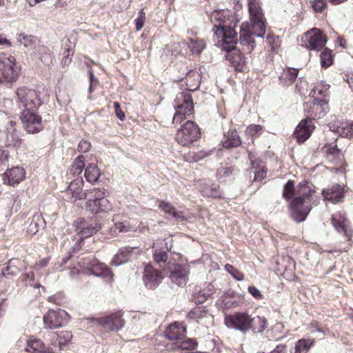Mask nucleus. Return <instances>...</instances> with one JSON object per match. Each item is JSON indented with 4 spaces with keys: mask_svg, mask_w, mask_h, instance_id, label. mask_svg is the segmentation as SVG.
I'll use <instances>...</instances> for the list:
<instances>
[{
    "mask_svg": "<svg viewBox=\"0 0 353 353\" xmlns=\"http://www.w3.org/2000/svg\"><path fill=\"white\" fill-rule=\"evenodd\" d=\"M295 183L293 180H288L283 190V198L290 202V216L297 223L305 220L312 210L313 196L316 191L309 186L307 181L301 182L299 185V195L295 194Z\"/></svg>",
    "mask_w": 353,
    "mask_h": 353,
    "instance_id": "1",
    "label": "nucleus"
},
{
    "mask_svg": "<svg viewBox=\"0 0 353 353\" xmlns=\"http://www.w3.org/2000/svg\"><path fill=\"white\" fill-rule=\"evenodd\" d=\"M250 23L245 21L241 26L239 42L243 50L250 53L256 46L254 37H263L266 32L267 20L259 0H248Z\"/></svg>",
    "mask_w": 353,
    "mask_h": 353,
    "instance_id": "2",
    "label": "nucleus"
},
{
    "mask_svg": "<svg viewBox=\"0 0 353 353\" xmlns=\"http://www.w3.org/2000/svg\"><path fill=\"white\" fill-rule=\"evenodd\" d=\"M210 20L214 23V34L221 38V46L228 49L232 48L237 36L231 26L234 21V17L228 10H214L211 14Z\"/></svg>",
    "mask_w": 353,
    "mask_h": 353,
    "instance_id": "3",
    "label": "nucleus"
},
{
    "mask_svg": "<svg viewBox=\"0 0 353 353\" xmlns=\"http://www.w3.org/2000/svg\"><path fill=\"white\" fill-rule=\"evenodd\" d=\"M175 113L172 118V123L179 125L185 119L192 117L194 114V106L191 94L188 91L179 92L174 101Z\"/></svg>",
    "mask_w": 353,
    "mask_h": 353,
    "instance_id": "4",
    "label": "nucleus"
},
{
    "mask_svg": "<svg viewBox=\"0 0 353 353\" xmlns=\"http://www.w3.org/2000/svg\"><path fill=\"white\" fill-rule=\"evenodd\" d=\"M15 94L17 102L21 112L25 110L37 111L42 104L39 92L27 86L18 88Z\"/></svg>",
    "mask_w": 353,
    "mask_h": 353,
    "instance_id": "5",
    "label": "nucleus"
},
{
    "mask_svg": "<svg viewBox=\"0 0 353 353\" xmlns=\"http://www.w3.org/2000/svg\"><path fill=\"white\" fill-rule=\"evenodd\" d=\"M200 128L192 121L188 120L176 131L174 137L178 144L183 147L190 148L201 138Z\"/></svg>",
    "mask_w": 353,
    "mask_h": 353,
    "instance_id": "6",
    "label": "nucleus"
},
{
    "mask_svg": "<svg viewBox=\"0 0 353 353\" xmlns=\"http://www.w3.org/2000/svg\"><path fill=\"white\" fill-rule=\"evenodd\" d=\"M327 37L321 30L314 28L305 32L301 39V45L309 50L320 51L323 49Z\"/></svg>",
    "mask_w": 353,
    "mask_h": 353,
    "instance_id": "7",
    "label": "nucleus"
},
{
    "mask_svg": "<svg viewBox=\"0 0 353 353\" xmlns=\"http://www.w3.org/2000/svg\"><path fill=\"white\" fill-rule=\"evenodd\" d=\"M18 77L14 57L0 53V82L12 83Z\"/></svg>",
    "mask_w": 353,
    "mask_h": 353,
    "instance_id": "8",
    "label": "nucleus"
},
{
    "mask_svg": "<svg viewBox=\"0 0 353 353\" xmlns=\"http://www.w3.org/2000/svg\"><path fill=\"white\" fill-rule=\"evenodd\" d=\"M123 315L122 311H117L105 316L90 318L89 319L94 324L101 325L105 330L114 332L118 331L124 327L125 321Z\"/></svg>",
    "mask_w": 353,
    "mask_h": 353,
    "instance_id": "9",
    "label": "nucleus"
},
{
    "mask_svg": "<svg viewBox=\"0 0 353 353\" xmlns=\"http://www.w3.org/2000/svg\"><path fill=\"white\" fill-rule=\"evenodd\" d=\"M331 222L336 230L339 233H343L346 237L347 245L343 249H340L339 251L347 252L352 247L353 241V230L350 225V222L347 219L341 212H336L332 214Z\"/></svg>",
    "mask_w": 353,
    "mask_h": 353,
    "instance_id": "10",
    "label": "nucleus"
},
{
    "mask_svg": "<svg viewBox=\"0 0 353 353\" xmlns=\"http://www.w3.org/2000/svg\"><path fill=\"white\" fill-rule=\"evenodd\" d=\"M75 226L77 234L80 235L81 240L73 248V252L82 249L81 246L84 244L83 239L92 236L101 229V223L97 221H87L82 218H79L75 221Z\"/></svg>",
    "mask_w": 353,
    "mask_h": 353,
    "instance_id": "11",
    "label": "nucleus"
},
{
    "mask_svg": "<svg viewBox=\"0 0 353 353\" xmlns=\"http://www.w3.org/2000/svg\"><path fill=\"white\" fill-rule=\"evenodd\" d=\"M82 264V267L89 269L91 272L98 276L108 279L109 281H113L114 274L111 269L105 263L99 262L96 258H81L79 261Z\"/></svg>",
    "mask_w": 353,
    "mask_h": 353,
    "instance_id": "12",
    "label": "nucleus"
},
{
    "mask_svg": "<svg viewBox=\"0 0 353 353\" xmlns=\"http://www.w3.org/2000/svg\"><path fill=\"white\" fill-rule=\"evenodd\" d=\"M305 118L312 121L323 117L329 110L328 101L312 99L303 105Z\"/></svg>",
    "mask_w": 353,
    "mask_h": 353,
    "instance_id": "13",
    "label": "nucleus"
},
{
    "mask_svg": "<svg viewBox=\"0 0 353 353\" xmlns=\"http://www.w3.org/2000/svg\"><path fill=\"white\" fill-rule=\"evenodd\" d=\"M69 317V314L65 310H49L43 316L44 327L50 330L61 327L68 323Z\"/></svg>",
    "mask_w": 353,
    "mask_h": 353,
    "instance_id": "14",
    "label": "nucleus"
},
{
    "mask_svg": "<svg viewBox=\"0 0 353 353\" xmlns=\"http://www.w3.org/2000/svg\"><path fill=\"white\" fill-rule=\"evenodd\" d=\"M37 111L25 110L21 112L20 119L23 128L29 134H35L43 130L42 118Z\"/></svg>",
    "mask_w": 353,
    "mask_h": 353,
    "instance_id": "15",
    "label": "nucleus"
},
{
    "mask_svg": "<svg viewBox=\"0 0 353 353\" xmlns=\"http://www.w3.org/2000/svg\"><path fill=\"white\" fill-rule=\"evenodd\" d=\"M250 315L246 312H235L227 315L224 323L228 328L239 330L243 333L249 331V321Z\"/></svg>",
    "mask_w": 353,
    "mask_h": 353,
    "instance_id": "16",
    "label": "nucleus"
},
{
    "mask_svg": "<svg viewBox=\"0 0 353 353\" xmlns=\"http://www.w3.org/2000/svg\"><path fill=\"white\" fill-rule=\"evenodd\" d=\"M237 43V36L234 41V46L230 48H222L227 52L225 54L226 59H228L234 67V70L239 72H244L246 69V62L243 54L238 49L236 48Z\"/></svg>",
    "mask_w": 353,
    "mask_h": 353,
    "instance_id": "17",
    "label": "nucleus"
},
{
    "mask_svg": "<svg viewBox=\"0 0 353 353\" xmlns=\"http://www.w3.org/2000/svg\"><path fill=\"white\" fill-rule=\"evenodd\" d=\"M314 129L315 125L313 121L305 118L301 120L296 127L293 137L299 143H303L310 137Z\"/></svg>",
    "mask_w": 353,
    "mask_h": 353,
    "instance_id": "18",
    "label": "nucleus"
},
{
    "mask_svg": "<svg viewBox=\"0 0 353 353\" xmlns=\"http://www.w3.org/2000/svg\"><path fill=\"white\" fill-rule=\"evenodd\" d=\"M348 188L339 183L334 184L322 190L321 194L323 199L333 203H338L343 201L345 194Z\"/></svg>",
    "mask_w": 353,
    "mask_h": 353,
    "instance_id": "19",
    "label": "nucleus"
},
{
    "mask_svg": "<svg viewBox=\"0 0 353 353\" xmlns=\"http://www.w3.org/2000/svg\"><path fill=\"white\" fill-rule=\"evenodd\" d=\"M163 276L160 270L154 268L151 263L145 265L143 271V281L148 289L156 288L162 281Z\"/></svg>",
    "mask_w": 353,
    "mask_h": 353,
    "instance_id": "20",
    "label": "nucleus"
},
{
    "mask_svg": "<svg viewBox=\"0 0 353 353\" xmlns=\"http://www.w3.org/2000/svg\"><path fill=\"white\" fill-rule=\"evenodd\" d=\"M167 269L170 272V278L173 283L179 286L185 285L188 279V272L185 267L172 263H167Z\"/></svg>",
    "mask_w": 353,
    "mask_h": 353,
    "instance_id": "21",
    "label": "nucleus"
},
{
    "mask_svg": "<svg viewBox=\"0 0 353 353\" xmlns=\"http://www.w3.org/2000/svg\"><path fill=\"white\" fill-rule=\"evenodd\" d=\"M186 332L185 325L181 323L175 321L166 327L164 332V336L170 341H180L185 337Z\"/></svg>",
    "mask_w": 353,
    "mask_h": 353,
    "instance_id": "22",
    "label": "nucleus"
},
{
    "mask_svg": "<svg viewBox=\"0 0 353 353\" xmlns=\"http://www.w3.org/2000/svg\"><path fill=\"white\" fill-rule=\"evenodd\" d=\"M26 170L19 166L8 169L3 174V179L6 184L15 185L25 179Z\"/></svg>",
    "mask_w": 353,
    "mask_h": 353,
    "instance_id": "23",
    "label": "nucleus"
},
{
    "mask_svg": "<svg viewBox=\"0 0 353 353\" xmlns=\"http://www.w3.org/2000/svg\"><path fill=\"white\" fill-rule=\"evenodd\" d=\"M90 198L86 201L85 210L92 214H99V201L101 196H103L106 194V190L94 188L88 192Z\"/></svg>",
    "mask_w": 353,
    "mask_h": 353,
    "instance_id": "24",
    "label": "nucleus"
},
{
    "mask_svg": "<svg viewBox=\"0 0 353 353\" xmlns=\"http://www.w3.org/2000/svg\"><path fill=\"white\" fill-rule=\"evenodd\" d=\"M83 186V181L82 179H74L69 185L66 193L71 194V201L75 202L77 200L85 199L87 193L82 190Z\"/></svg>",
    "mask_w": 353,
    "mask_h": 353,
    "instance_id": "25",
    "label": "nucleus"
},
{
    "mask_svg": "<svg viewBox=\"0 0 353 353\" xmlns=\"http://www.w3.org/2000/svg\"><path fill=\"white\" fill-rule=\"evenodd\" d=\"M248 158L250 161L251 168L254 173V181H261L264 179L268 172L266 167L262 164L259 159L256 158L250 151H248Z\"/></svg>",
    "mask_w": 353,
    "mask_h": 353,
    "instance_id": "26",
    "label": "nucleus"
},
{
    "mask_svg": "<svg viewBox=\"0 0 353 353\" xmlns=\"http://www.w3.org/2000/svg\"><path fill=\"white\" fill-rule=\"evenodd\" d=\"M330 88V85L326 83L325 81H318L314 84V86L311 90L310 95L311 96L312 99H325L326 101H329Z\"/></svg>",
    "mask_w": 353,
    "mask_h": 353,
    "instance_id": "27",
    "label": "nucleus"
},
{
    "mask_svg": "<svg viewBox=\"0 0 353 353\" xmlns=\"http://www.w3.org/2000/svg\"><path fill=\"white\" fill-rule=\"evenodd\" d=\"M225 148H237L241 145V139L236 129H230L223 135L221 141Z\"/></svg>",
    "mask_w": 353,
    "mask_h": 353,
    "instance_id": "28",
    "label": "nucleus"
},
{
    "mask_svg": "<svg viewBox=\"0 0 353 353\" xmlns=\"http://www.w3.org/2000/svg\"><path fill=\"white\" fill-rule=\"evenodd\" d=\"M138 250V248H132L130 246L121 248L113 257L111 265H119L128 262L134 250Z\"/></svg>",
    "mask_w": 353,
    "mask_h": 353,
    "instance_id": "29",
    "label": "nucleus"
},
{
    "mask_svg": "<svg viewBox=\"0 0 353 353\" xmlns=\"http://www.w3.org/2000/svg\"><path fill=\"white\" fill-rule=\"evenodd\" d=\"M299 72L297 68L286 67L279 77V83L285 87L291 85L296 79Z\"/></svg>",
    "mask_w": 353,
    "mask_h": 353,
    "instance_id": "30",
    "label": "nucleus"
},
{
    "mask_svg": "<svg viewBox=\"0 0 353 353\" xmlns=\"http://www.w3.org/2000/svg\"><path fill=\"white\" fill-rule=\"evenodd\" d=\"M322 152L330 161H335L343 157L342 150L339 148L336 140L325 143L322 148Z\"/></svg>",
    "mask_w": 353,
    "mask_h": 353,
    "instance_id": "31",
    "label": "nucleus"
},
{
    "mask_svg": "<svg viewBox=\"0 0 353 353\" xmlns=\"http://www.w3.org/2000/svg\"><path fill=\"white\" fill-rule=\"evenodd\" d=\"M200 192L203 196L212 197L214 199H221L222 192L219 185L215 183H204L201 185Z\"/></svg>",
    "mask_w": 353,
    "mask_h": 353,
    "instance_id": "32",
    "label": "nucleus"
},
{
    "mask_svg": "<svg viewBox=\"0 0 353 353\" xmlns=\"http://www.w3.org/2000/svg\"><path fill=\"white\" fill-rule=\"evenodd\" d=\"M268 321L265 318L260 316L252 317L249 321V330L254 333H262L268 327Z\"/></svg>",
    "mask_w": 353,
    "mask_h": 353,
    "instance_id": "33",
    "label": "nucleus"
},
{
    "mask_svg": "<svg viewBox=\"0 0 353 353\" xmlns=\"http://www.w3.org/2000/svg\"><path fill=\"white\" fill-rule=\"evenodd\" d=\"M187 91H194L197 90L201 84L200 74L197 71L190 70L186 76Z\"/></svg>",
    "mask_w": 353,
    "mask_h": 353,
    "instance_id": "34",
    "label": "nucleus"
},
{
    "mask_svg": "<svg viewBox=\"0 0 353 353\" xmlns=\"http://www.w3.org/2000/svg\"><path fill=\"white\" fill-rule=\"evenodd\" d=\"M57 339L56 341L53 343L54 346H58L59 350H63L65 349L68 343L71 341L72 338V334L71 332L62 330L61 332H57Z\"/></svg>",
    "mask_w": 353,
    "mask_h": 353,
    "instance_id": "35",
    "label": "nucleus"
},
{
    "mask_svg": "<svg viewBox=\"0 0 353 353\" xmlns=\"http://www.w3.org/2000/svg\"><path fill=\"white\" fill-rule=\"evenodd\" d=\"M336 132L343 137L353 139V121H343L337 126Z\"/></svg>",
    "mask_w": 353,
    "mask_h": 353,
    "instance_id": "36",
    "label": "nucleus"
},
{
    "mask_svg": "<svg viewBox=\"0 0 353 353\" xmlns=\"http://www.w3.org/2000/svg\"><path fill=\"white\" fill-rule=\"evenodd\" d=\"M84 176L88 182L93 184L98 181L101 172L97 165L89 163L85 168Z\"/></svg>",
    "mask_w": 353,
    "mask_h": 353,
    "instance_id": "37",
    "label": "nucleus"
},
{
    "mask_svg": "<svg viewBox=\"0 0 353 353\" xmlns=\"http://www.w3.org/2000/svg\"><path fill=\"white\" fill-rule=\"evenodd\" d=\"M26 350L32 353H45L46 347L41 340L31 337L28 341Z\"/></svg>",
    "mask_w": 353,
    "mask_h": 353,
    "instance_id": "38",
    "label": "nucleus"
},
{
    "mask_svg": "<svg viewBox=\"0 0 353 353\" xmlns=\"http://www.w3.org/2000/svg\"><path fill=\"white\" fill-rule=\"evenodd\" d=\"M85 158L83 155L77 156L71 164L69 172L73 176H79L85 168Z\"/></svg>",
    "mask_w": 353,
    "mask_h": 353,
    "instance_id": "39",
    "label": "nucleus"
},
{
    "mask_svg": "<svg viewBox=\"0 0 353 353\" xmlns=\"http://www.w3.org/2000/svg\"><path fill=\"white\" fill-rule=\"evenodd\" d=\"M157 203H158V208L165 214L173 218H181L180 212H177L176 208L170 203L161 199H157Z\"/></svg>",
    "mask_w": 353,
    "mask_h": 353,
    "instance_id": "40",
    "label": "nucleus"
},
{
    "mask_svg": "<svg viewBox=\"0 0 353 353\" xmlns=\"http://www.w3.org/2000/svg\"><path fill=\"white\" fill-rule=\"evenodd\" d=\"M314 339H301L298 340L294 345V353H307L313 346Z\"/></svg>",
    "mask_w": 353,
    "mask_h": 353,
    "instance_id": "41",
    "label": "nucleus"
},
{
    "mask_svg": "<svg viewBox=\"0 0 353 353\" xmlns=\"http://www.w3.org/2000/svg\"><path fill=\"white\" fill-rule=\"evenodd\" d=\"M328 0H312L310 8L314 13L326 14L329 8Z\"/></svg>",
    "mask_w": 353,
    "mask_h": 353,
    "instance_id": "42",
    "label": "nucleus"
},
{
    "mask_svg": "<svg viewBox=\"0 0 353 353\" xmlns=\"http://www.w3.org/2000/svg\"><path fill=\"white\" fill-rule=\"evenodd\" d=\"M205 41L202 39H190L188 42V47L193 54H200L205 48Z\"/></svg>",
    "mask_w": 353,
    "mask_h": 353,
    "instance_id": "43",
    "label": "nucleus"
},
{
    "mask_svg": "<svg viewBox=\"0 0 353 353\" xmlns=\"http://www.w3.org/2000/svg\"><path fill=\"white\" fill-rule=\"evenodd\" d=\"M321 64L324 68L330 67L333 63V54L331 50L325 48L321 53Z\"/></svg>",
    "mask_w": 353,
    "mask_h": 353,
    "instance_id": "44",
    "label": "nucleus"
},
{
    "mask_svg": "<svg viewBox=\"0 0 353 353\" xmlns=\"http://www.w3.org/2000/svg\"><path fill=\"white\" fill-rule=\"evenodd\" d=\"M17 39L20 44L26 48L32 47L37 41L35 36L26 34L25 33L19 34Z\"/></svg>",
    "mask_w": 353,
    "mask_h": 353,
    "instance_id": "45",
    "label": "nucleus"
},
{
    "mask_svg": "<svg viewBox=\"0 0 353 353\" xmlns=\"http://www.w3.org/2000/svg\"><path fill=\"white\" fill-rule=\"evenodd\" d=\"M263 127L261 125L250 124L246 128L245 133L251 137L252 141L259 138L262 133Z\"/></svg>",
    "mask_w": 353,
    "mask_h": 353,
    "instance_id": "46",
    "label": "nucleus"
},
{
    "mask_svg": "<svg viewBox=\"0 0 353 353\" xmlns=\"http://www.w3.org/2000/svg\"><path fill=\"white\" fill-rule=\"evenodd\" d=\"M224 269L236 281H241L245 278L244 274L241 271L229 263L225 265Z\"/></svg>",
    "mask_w": 353,
    "mask_h": 353,
    "instance_id": "47",
    "label": "nucleus"
},
{
    "mask_svg": "<svg viewBox=\"0 0 353 353\" xmlns=\"http://www.w3.org/2000/svg\"><path fill=\"white\" fill-rule=\"evenodd\" d=\"M21 144V139L19 138L16 132H10L7 134V141H6V146L7 147H19Z\"/></svg>",
    "mask_w": 353,
    "mask_h": 353,
    "instance_id": "48",
    "label": "nucleus"
},
{
    "mask_svg": "<svg viewBox=\"0 0 353 353\" xmlns=\"http://www.w3.org/2000/svg\"><path fill=\"white\" fill-rule=\"evenodd\" d=\"M1 277H9L17 275V274L19 272V269L17 266L12 265V261H10L8 262V265L6 268H1Z\"/></svg>",
    "mask_w": 353,
    "mask_h": 353,
    "instance_id": "49",
    "label": "nucleus"
},
{
    "mask_svg": "<svg viewBox=\"0 0 353 353\" xmlns=\"http://www.w3.org/2000/svg\"><path fill=\"white\" fill-rule=\"evenodd\" d=\"M198 345V342L195 339L188 338L186 339H183L179 345V348L181 350H193Z\"/></svg>",
    "mask_w": 353,
    "mask_h": 353,
    "instance_id": "50",
    "label": "nucleus"
},
{
    "mask_svg": "<svg viewBox=\"0 0 353 353\" xmlns=\"http://www.w3.org/2000/svg\"><path fill=\"white\" fill-rule=\"evenodd\" d=\"M152 257L158 264L165 263L168 261V253L162 249H157L154 251Z\"/></svg>",
    "mask_w": 353,
    "mask_h": 353,
    "instance_id": "51",
    "label": "nucleus"
},
{
    "mask_svg": "<svg viewBox=\"0 0 353 353\" xmlns=\"http://www.w3.org/2000/svg\"><path fill=\"white\" fill-rule=\"evenodd\" d=\"M99 205V213L108 212L112 210V205L111 202L105 198V195L101 196Z\"/></svg>",
    "mask_w": 353,
    "mask_h": 353,
    "instance_id": "52",
    "label": "nucleus"
},
{
    "mask_svg": "<svg viewBox=\"0 0 353 353\" xmlns=\"http://www.w3.org/2000/svg\"><path fill=\"white\" fill-rule=\"evenodd\" d=\"M266 41L271 50L273 52H275L280 46L279 37L273 34H268L266 37Z\"/></svg>",
    "mask_w": 353,
    "mask_h": 353,
    "instance_id": "53",
    "label": "nucleus"
},
{
    "mask_svg": "<svg viewBox=\"0 0 353 353\" xmlns=\"http://www.w3.org/2000/svg\"><path fill=\"white\" fill-rule=\"evenodd\" d=\"M48 301L57 305H63L65 303V299L63 294L59 292L48 298Z\"/></svg>",
    "mask_w": 353,
    "mask_h": 353,
    "instance_id": "54",
    "label": "nucleus"
},
{
    "mask_svg": "<svg viewBox=\"0 0 353 353\" xmlns=\"http://www.w3.org/2000/svg\"><path fill=\"white\" fill-rule=\"evenodd\" d=\"M88 77L90 79V86H89V93H92L95 88L99 85V79L94 77V71L92 69H90L88 71Z\"/></svg>",
    "mask_w": 353,
    "mask_h": 353,
    "instance_id": "55",
    "label": "nucleus"
},
{
    "mask_svg": "<svg viewBox=\"0 0 353 353\" xmlns=\"http://www.w3.org/2000/svg\"><path fill=\"white\" fill-rule=\"evenodd\" d=\"M22 279L28 282V285L30 286L33 287L34 288H39L40 287V284L34 283L35 279L34 273L32 271L26 272L21 275Z\"/></svg>",
    "mask_w": 353,
    "mask_h": 353,
    "instance_id": "56",
    "label": "nucleus"
},
{
    "mask_svg": "<svg viewBox=\"0 0 353 353\" xmlns=\"http://www.w3.org/2000/svg\"><path fill=\"white\" fill-rule=\"evenodd\" d=\"M281 263H282L283 265H286L284 267L283 273H285V272H287L288 270L292 271L293 270V268H294V265H295L294 260L290 256L283 257L281 259V262L277 263V264L279 265Z\"/></svg>",
    "mask_w": 353,
    "mask_h": 353,
    "instance_id": "57",
    "label": "nucleus"
},
{
    "mask_svg": "<svg viewBox=\"0 0 353 353\" xmlns=\"http://www.w3.org/2000/svg\"><path fill=\"white\" fill-rule=\"evenodd\" d=\"M206 312L202 307H196L193 308L188 314L191 319H200L204 316Z\"/></svg>",
    "mask_w": 353,
    "mask_h": 353,
    "instance_id": "58",
    "label": "nucleus"
},
{
    "mask_svg": "<svg viewBox=\"0 0 353 353\" xmlns=\"http://www.w3.org/2000/svg\"><path fill=\"white\" fill-rule=\"evenodd\" d=\"M145 13L143 9H141L139 12L138 17L135 19V27H136V30L137 31H139L143 28L144 23H145Z\"/></svg>",
    "mask_w": 353,
    "mask_h": 353,
    "instance_id": "59",
    "label": "nucleus"
},
{
    "mask_svg": "<svg viewBox=\"0 0 353 353\" xmlns=\"http://www.w3.org/2000/svg\"><path fill=\"white\" fill-rule=\"evenodd\" d=\"M91 143L87 140H81L77 146V150L79 152H88L91 148Z\"/></svg>",
    "mask_w": 353,
    "mask_h": 353,
    "instance_id": "60",
    "label": "nucleus"
},
{
    "mask_svg": "<svg viewBox=\"0 0 353 353\" xmlns=\"http://www.w3.org/2000/svg\"><path fill=\"white\" fill-rule=\"evenodd\" d=\"M234 171V166L229 164H226L219 169V173L224 176H228L232 174Z\"/></svg>",
    "mask_w": 353,
    "mask_h": 353,
    "instance_id": "61",
    "label": "nucleus"
},
{
    "mask_svg": "<svg viewBox=\"0 0 353 353\" xmlns=\"http://www.w3.org/2000/svg\"><path fill=\"white\" fill-rule=\"evenodd\" d=\"M248 290L252 296L256 299L261 300L263 299V295L254 285L249 286Z\"/></svg>",
    "mask_w": 353,
    "mask_h": 353,
    "instance_id": "62",
    "label": "nucleus"
},
{
    "mask_svg": "<svg viewBox=\"0 0 353 353\" xmlns=\"http://www.w3.org/2000/svg\"><path fill=\"white\" fill-rule=\"evenodd\" d=\"M73 51L69 48H66L63 52V57L62 59V63L64 65L68 64L71 62L72 59L70 57L73 55Z\"/></svg>",
    "mask_w": 353,
    "mask_h": 353,
    "instance_id": "63",
    "label": "nucleus"
},
{
    "mask_svg": "<svg viewBox=\"0 0 353 353\" xmlns=\"http://www.w3.org/2000/svg\"><path fill=\"white\" fill-rule=\"evenodd\" d=\"M115 228L119 232H127L130 230V224H125L123 222L117 221L114 223Z\"/></svg>",
    "mask_w": 353,
    "mask_h": 353,
    "instance_id": "64",
    "label": "nucleus"
}]
</instances>
